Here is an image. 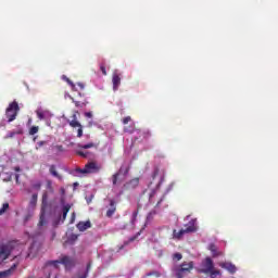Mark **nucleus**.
<instances>
[{
  "instance_id": "obj_22",
  "label": "nucleus",
  "mask_w": 278,
  "mask_h": 278,
  "mask_svg": "<svg viewBox=\"0 0 278 278\" xmlns=\"http://www.w3.org/2000/svg\"><path fill=\"white\" fill-rule=\"evenodd\" d=\"M112 257H114V251L106 250L102 253L103 262H112Z\"/></svg>"
},
{
  "instance_id": "obj_5",
  "label": "nucleus",
  "mask_w": 278,
  "mask_h": 278,
  "mask_svg": "<svg viewBox=\"0 0 278 278\" xmlns=\"http://www.w3.org/2000/svg\"><path fill=\"white\" fill-rule=\"evenodd\" d=\"M194 268V264L192 262L182 263L174 268V273L177 278H184L186 275H189L190 270Z\"/></svg>"
},
{
  "instance_id": "obj_37",
  "label": "nucleus",
  "mask_w": 278,
  "mask_h": 278,
  "mask_svg": "<svg viewBox=\"0 0 278 278\" xmlns=\"http://www.w3.org/2000/svg\"><path fill=\"white\" fill-rule=\"evenodd\" d=\"M47 144V141H39L36 143V149H42V147H45Z\"/></svg>"
},
{
  "instance_id": "obj_13",
  "label": "nucleus",
  "mask_w": 278,
  "mask_h": 278,
  "mask_svg": "<svg viewBox=\"0 0 278 278\" xmlns=\"http://www.w3.org/2000/svg\"><path fill=\"white\" fill-rule=\"evenodd\" d=\"M220 268H224V270H227L230 275H236L238 273V267L233 265L231 262H222L219 263Z\"/></svg>"
},
{
  "instance_id": "obj_30",
  "label": "nucleus",
  "mask_w": 278,
  "mask_h": 278,
  "mask_svg": "<svg viewBox=\"0 0 278 278\" xmlns=\"http://www.w3.org/2000/svg\"><path fill=\"white\" fill-rule=\"evenodd\" d=\"M68 123H70V126L73 127L74 129L76 127H81V123H79V121H77V119L68 121Z\"/></svg>"
},
{
  "instance_id": "obj_16",
  "label": "nucleus",
  "mask_w": 278,
  "mask_h": 278,
  "mask_svg": "<svg viewBox=\"0 0 278 278\" xmlns=\"http://www.w3.org/2000/svg\"><path fill=\"white\" fill-rule=\"evenodd\" d=\"M39 249L40 244H38V242H34L29 248L28 257H36Z\"/></svg>"
},
{
  "instance_id": "obj_17",
  "label": "nucleus",
  "mask_w": 278,
  "mask_h": 278,
  "mask_svg": "<svg viewBox=\"0 0 278 278\" xmlns=\"http://www.w3.org/2000/svg\"><path fill=\"white\" fill-rule=\"evenodd\" d=\"M139 184H140V179L134 178L129 182L124 185V188H126V190H134V188H138Z\"/></svg>"
},
{
  "instance_id": "obj_61",
  "label": "nucleus",
  "mask_w": 278,
  "mask_h": 278,
  "mask_svg": "<svg viewBox=\"0 0 278 278\" xmlns=\"http://www.w3.org/2000/svg\"><path fill=\"white\" fill-rule=\"evenodd\" d=\"M169 188H173V184L169 186Z\"/></svg>"
},
{
  "instance_id": "obj_29",
  "label": "nucleus",
  "mask_w": 278,
  "mask_h": 278,
  "mask_svg": "<svg viewBox=\"0 0 278 278\" xmlns=\"http://www.w3.org/2000/svg\"><path fill=\"white\" fill-rule=\"evenodd\" d=\"M152 276H154L156 278L164 277V276H166V271H164V270H162V271H151V273L148 274V277H152Z\"/></svg>"
},
{
  "instance_id": "obj_60",
  "label": "nucleus",
  "mask_w": 278,
  "mask_h": 278,
  "mask_svg": "<svg viewBox=\"0 0 278 278\" xmlns=\"http://www.w3.org/2000/svg\"><path fill=\"white\" fill-rule=\"evenodd\" d=\"M160 203H162V200H160V201L157 202V205H160Z\"/></svg>"
},
{
  "instance_id": "obj_27",
  "label": "nucleus",
  "mask_w": 278,
  "mask_h": 278,
  "mask_svg": "<svg viewBox=\"0 0 278 278\" xmlns=\"http://www.w3.org/2000/svg\"><path fill=\"white\" fill-rule=\"evenodd\" d=\"M91 267H92V263L89 262V263L87 264V268H86L85 273H84L83 275H78V276H76V277H74V278H88V274L90 273V268H91Z\"/></svg>"
},
{
  "instance_id": "obj_35",
  "label": "nucleus",
  "mask_w": 278,
  "mask_h": 278,
  "mask_svg": "<svg viewBox=\"0 0 278 278\" xmlns=\"http://www.w3.org/2000/svg\"><path fill=\"white\" fill-rule=\"evenodd\" d=\"M156 212L151 211L147 216V223H150V220H153V216H155Z\"/></svg>"
},
{
  "instance_id": "obj_28",
  "label": "nucleus",
  "mask_w": 278,
  "mask_h": 278,
  "mask_svg": "<svg viewBox=\"0 0 278 278\" xmlns=\"http://www.w3.org/2000/svg\"><path fill=\"white\" fill-rule=\"evenodd\" d=\"M78 236L75 233H72L68 236L67 240L65 241V244H75V241L77 240Z\"/></svg>"
},
{
  "instance_id": "obj_31",
  "label": "nucleus",
  "mask_w": 278,
  "mask_h": 278,
  "mask_svg": "<svg viewBox=\"0 0 278 278\" xmlns=\"http://www.w3.org/2000/svg\"><path fill=\"white\" fill-rule=\"evenodd\" d=\"M9 208H10L9 203L2 204V207L0 208V216H3V214H5V212H8Z\"/></svg>"
},
{
  "instance_id": "obj_38",
  "label": "nucleus",
  "mask_w": 278,
  "mask_h": 278,
  "mask_svg": "<svg viewBox=\"0 0 278 278\" xmlns=\"http://www.w3.org/2000/svg\"><path fill=\"white\" fill-rule=\"evenodd\" d=\"M129 123H131V116H126L123 118V124L124 125H128Z\"/></svg>"
},
{
  "instance_id": "obj_59",
  "label": "nucleus",
  "mask_w": 278,
  "mask_h": 278,
  "mask_svg": "<svg viewBox=\"0 0 278 278\" xmlns=\"http://www.w3.org/2000/svg\"><path fill=\"white\" fill-rule=\"evenodd\" d=\"M66 97H68L70 99H73V97H71V94H66Z\"/></svg>"
},
{
  "instance_id": "obj_57",
  "label": "nucleus",
  "mask_w": 278,
  "mask_h": 278,
  "mask_svg": "<svg viewBox=\"0 0 278 278\" xmlns=\"http://www.w3.org/2000/svg\"><path fill=\"white\" fill-rule=\"evenodd\" d=\"M102 73L105 75V68L102 67Z\"/></svg>"
},
{
  "instance_id": "obj_51",
  "label": "nucleus",
  "mask_w": 278,
  "mask_h": 278,
  "mask_svg": "<svg viewBox=\"0 0 278 278\" xmlns=\"http://www.w3.org/2000/svg\"><path fill=\"white\" fill-rule=\"evenodd\" d=\"M138 236H140V232H138L136 237L130 238V242H134V239H136Z\"/></svg>"
},
{
  "instance_id": "obj_11",
  "label": "nucleus",
  "mask_w": 278,
  "mask_h": 278,
  "mask_svg": "<svg viewBox=\"0 0 278 278\" xmlns=\"http://www.w3.org/2000/svg\"><path fill=\"white\" fill-rule=\"evenodd\" d=\"M213 269H214V261H212L211 257H206L201 263L200 271L204 273V275H210V273H212Z\"/></svg>"
},
{
  "instance_id": "obj_9",
  "label": "nucleus",
  "mask_w": 278,
  "mask_h": 278,
  "mask_svg": "<svg viewBox=\"0 0 278 278\" xmlns=\"http://www.w3.org/2000/svg\"><path fill=\"white\" fill-rule=\"evenodd\" d=\"M78 149L76 150L77 155H80V157H90V153L86 151V149H94L97 148V144L94 142L89 143H77Z\"/></svg>"
},
{
  "instance_id": "obj_55",
  "label": "nucleus",
  "mask_w": 278,
  "mask_h": 278,
  "mask_svg": "<svg viewBox=\"0 0 278 278\" xmlns=\"http://www.w3.org/2000/svg\"><path fill=\"white\" fill-rule=\"evenodd\" d=\"M4 126H5V124H4V123H1V124H0V127H4Z\"/></svg>"
},
{
  "instance_id": "obj_56",
  "label": "nucleus",
  "mask_w": 278,
  "mask_h": 278,
  "mask_svg": "<svg viewBox=\"0 0 278 278\" xmlns=\"http://www.w3.org/2000/svg\"><path fill=\"white\" fill-rule=\"evenodd\" d=\"M15 170L18 173V170H21V168L20 167H15Z\"/></svg>"
},
{
  "instance_id": "obj_50",
  "label": "nucleus",
  "mask_w": 278,
  "mask_h": 278,
  "mask_svg": "<svg viewBox=\"0 0 278 278\" xmlns=\"http://www.w3.org/2000/svg\"><path fill=\"white\" fill-rule=\"evenodd\" d=\"M58 225H60V222L54 220V222H53V227H58Z\"/></svg>"
},
{
  "instance_id": "obj_32",
  "label": "nucleus",
  "mask_w": 278,
  "mask_h": 278,
  "mask_svg": "<svg viewBox=\"0 0 278 278\" xmlns=\"http://www.w3.org/2000/svg\"><path fill=\"white\" fill-rule=\"evenodd\" d=\"M16 134H23V131H9L5 137L4 140H8V138H14V136H16Z\"/></svg>"
},
{
  "instance_id": "obj_39",
  "label": "nucleus",
  "mask_w": 278,
  "mask_h": 278,
  "mask_svg": "<svg viewBox=\"0 0 278 278\" xmlns=\"http://www.w3.org/2000/svg\"><path fill=\"white\" fill-rule=\"evenodd\" d=\"M181 257H182L181 253H175L173 255V260H176V262H179L181 260Z\"/></svg>"
},
{
  "instance_id": "obj_21",
  "label": "nucleus",
  "mask_w": 278,
  "mask_h": 278,
  "mask_svg": "<svg viewBox=\"0 0 278 278\" xmlns=\"http://www.w3.org/2000/svg\"><path fill=\"white\" fill-rule=\"evenodd\" d=\"M114 212H116V202L114 200H110V208L106 211V216L112 218V216H114Z\"/></svg>"
},
{
  "instance_id": "obj_42",
  "label": "nucleus",
  "mask_w": 278,
  "mask_h": 278,
  "mask_svg": "<svg viewBox=\"0 0 278 278\" xmlns=\"http://www.w3.org/2000/svg\"><path fill=\"white\" fill-rule=\"evenodd\" d=\"M86 118H92V112H85Z\"/></svg>"
},
{
  "instance_id": "obj_43",
  "label": "nucleus",
  "mask_w": 278,
  "mask_h": 278,
  "mask_svg": "<svg viewBox=\"0 0 278 278\" xmlns=\"http://www.w3.org/2000/svg\"><path fill=\"white\" fill-rule=\"evenodd\" d=\"M77 86L80 88V90H84V88H86V86L83 83H77Z\"/></svg>"
},
{
  "instance_id": "obj_34",
  "label": "nucleus",
  "mask_w": 278,
  "mask_h": 278,
  "mask_svg": "<svg viewBox=\"0 0 278 278\" xmlns=\"http://www.w3.org/2000/svg\"><path fill=\"white\" fill-rule=\"evenodd\" d=\"M208 250L212 252V255H213L214 257H216V255H218V253L216 252V245L210 244V245H208Z\"/></svg>"
},
{
  "instance_id": "obj_10",
  "label": "nucleus",
  "mask_w": 278,
  "mask_h": 278,
  "mask_svg": "<svg viewBox=\"0 0 278 278\" xmlns=\"http://www.w3.org/2000/svg\"><path fill=\"white\" fill-rule=\"evenodd\" d=\"M12 255V243L0 244V264H3Z\"/></svg>"
},
{
  "instance_id": "obj_19",
  "label": "nucleus",
  "mask_w": 278,
  "mask_h": 278,
  "mask_svg": "<svg viewBox=\"0 0 278 278\" xmlns=\"http://www.w3.org/2000/svg\"><path fill=\"white\" fill-rule=\"evenodd\" d=\"M61 204L63 205L62 208V223H64V220H66V216L68 215V212H71V204H64V199H61Z\"/></svg>"
},
{
  "instance_id": "obj_18",
  "label": "nucleus",
  "mask_w": 278,
  "mask_h": 278,
  "mask_svg": "<svg viewBox=\"0 0 278 278\" xmlns=\"http://www.w3.org/2000/svg\"><path fill=\"white\" fill-rule=\"evenodd\" d=\"M37 203H38V194L34 193L28 204V212H34V210H36Z\"/></svg>"
},
{
  "instance_id": "obj_58",
  "label": "nucleus",
  "mask_w": 278,
  "mask_h": 278,
  "mask_svg": "<svg viewBox=\"0 0 278 278\" xmlns=\"http://www.w3.org/2000/svg\"><path fill=\"white\" fill-rule=\"evenodd\" d=\"M90 201H92V199H87V203H90Z\"/></svg>"
},
{
  "instance_id": "obj_52",
  "label": "nucleus",
  "mask_w": 278,
  "mask_h": 278,
  "mask_svg": "<svg viewBox=\"0 0 278 278\" xmlns=\"http://www.w3.org/2000/svg\"><path fill=\"white\" fill-rule=\"evenodd\" d=\"M77 186H79L78 182H74V188H77Z\"/></svg>"
},
{
  "instance_id": "obj_40",
  "label": "nucleus",
  "mask_w": 278,
  "mask_h": 278,
  "mask_svg": "<svg viewBox=\"0 0 278 278\" xmlns=\"http://www.w3.org/2000/svg\"><path fill=\"white\" fill-rule=\"evenodd\" d=\"M3 181H10V179H12V174H5L3 177H2Z\"/></svg>"
},
{
  "instance_id": "obj_15",
  "label": "nucleus",
  "mask_w": 278,
  "mask_h": 278,
  "mask_svg": "<svg viewBox=\"0 0 278 278\" xmlns=\"http://www.w3.org/2000/svg\"><path fill=\"white\" fill-rule=\"evenodd\" d=\"M45 199H46V195H43L41 214H40V219H39V227H42L43 225H47V217H46V214H45V212L47 210V205H45Z\"/></svg>"
},
{
  "instance_id": "obj_7",
  "label": "nucleus",
  "mask_w": 278,
  "mask_h": 278,
  "mask_svg": "<svg viewBox=\"0 0 278 278\" xmlns=\"http://www.w3.org/2000/svg\"><path fill=\"white\" fill-rule=\"evenodd\" d=\"M16 114H18V103L12 102L9 104L5 111V116L8 119V123H12V121H16Z\"/></svg>"
},
{
  "instance_id": "obj_41",
  "label": "nucleus",
  "mask_w": 278,
  "mask_h": 278,
  "mask_svg": "<svg viewBox=\"0 0 278 278\" xmlns=\"http://www.w3.org/2000/svg\"><path fill=\"white\" fill-rule=\"evenodd\" d=\"M136 218H138V211H135V212L132 213V217H131V223H132V225H134V223H136Z\"/></svg>"
},
{
  "instance_id": "obj_44",
  "label": "nucleus",
  "mask_w": 278,
  "mask_h": 278,
  "mask_svg": "<svg viewBox=\"0 0 278 278\" xmlns=\"http://www.w3.org/2000/svg\"><path fill=\"white\" fill-rule=\"evenodd\" d=\"M72 121H77V111H75L74 114L72 115Z\"/></svg>"
},
{
  "instance_id": "obj_33",
  "label": "nucleus",
  "mask_w": 278,
  "mask_h": 278,
  "mask_svg": "<svg viewBox=\"0 0 278 278\" xmlns=\"http://www.w3.org/2000/svg\"><path fill=\"white\" fill-rule=\"evenodd\" d=\"M39 127L38 126H31L29 129V136H36V134L39 131Z\"/></svg>"
},
{
  "instance_id": "obj_2",
  "label": "nucleus",
  "mask_w": 278,
  "mask_h": 278,
  "mask_svg": "<svg viewBox=\"0 0 278 278\" xmlns=\"http://www.w3.org/2000/svg\"><path fill=\"white\" fill-rule=\"evenodd\" d=\"M60 264L65 266V270H71L72 268H75V257L63 255L56 261H48L46 263V268H59Z\"/></svg>"
},
{
  "instance_id": "obj_8",
  "label": "nucleus",
  "mask_w": 278,
  "mask_h": 278,
  "mask_svg": "<svg viewBox=\"0 0 278 278\" xmlns=\"http://www.w3.org/2000/svg\"><path fill=\"white\" fill-rule=\"evenodd\" d=\"M126 134H132L131 138H135V140H147L151 136V132L149 130H140V129H135L130 130L128 128H125Z\"/></svg>"
},
{
  "instance_id": "obj_23",
  "label": "nucleus",
  "mask_w": 278,
  "mask_h": 278,
  "mask_svg": "<svg viewBox=\"0 0 278 278\" xmlns=\"http://www.w3.org/2000/svg\"><path fill=\"white\" fill-rule=\"evenodd\" d=\"M49 173L50 175H52V177H56V179L62 181V176L58 174V170L55 169V165H50Z\"/></svg>"
},
{
  "instance_id": "obj_12",
  "label": "nucleus",
  "mask_w": 278,
  "mask_h": 278,
  "mask_svg": "<svg viewBox=\"0 0 278 278\" xmlns=\"http://www.w3.org/2000/svg\"><path fill=\"white\" fill-rule=\"evenodd\" d=\"M36 114L39 121H51V118H53V113L49 110H43L42 108H38Z\"/></svg>"
},
{
  "instance_id": "obj_53",
  "label": "nucleus",
  "mask_w": 278,
  "mask_h": 278,
  "mask_svg": "<svg viewBox=\"0 0 278 278\" xmlns=\"http://www.w3.org/2000/svg\"><path fill=\"white\" fill-rule=\"evenodd\" d=\"M15 179H16V181H18V174L15 175Z\"/></svg>"
},
{
  "instance_id": "obj_47",
  "label": "nucleus",
  "mask_w": 278,
  "mask_h": 278,
  "mask_svg": "<svg viewBox=\"0 0 278 278\" xmlns=\"http://www.w3.org/2000/svg\"><path fill=\"white\" fill-rule=\"evenodd\" d=\"M92 125H94V122L91 119V121H89V123H88V127H92Z\"/></svg>"
},
{
  "instance_id": "obj_26",
  "label": "nucleus",
  "mask_w": 278,
  "mask_h": 278,
  "mask_svg": "<svg viewBox=\"0 0 278 278\" xmlns=\"http://www.w3.org/2000/svg\"><path fill=\"white\" fill-rule=\"evenodd\" d=\"M210 278H222L223 274L220 273V270L218 269H213L211 271H208Z\"/></svg>"
},
{
  "instance_id": "obj_4",
  "label": "nucleus",
  "mask_w": 278,
  "mask_h": 278,
  "mask_svg": "<svg viewBox=\"0 0 278 278\" xmlns=\"http://www.w3.org/2000/svg\"><path fill=\"white\" fill-rule=\"evenodd\" d=\"M99 173V165L94 162H90L85 165V168H77L72 174L74 177H84V175H92Z\"/></svg>"
},
{
  "instance_id": "obj_14",
  "label": "nucleus",
  "mask_w": 278,
  "mask_h": 278,
  "mask_svg": "<svg viewBox=\"0 0 278 278\" xmlns=\"http://www.w3.org/2000/svg\"><path fill=\"white\" fill-rule=\"evenodd\" d=\"M112 84L113 90L114 92H116V90H118V88L121 87V73L118 72V70H115L113 72Z\"/></svg>"
},
{
  "instance_id": "obj_6",
  "label": "nucleus",
  "mask_w": 278,
  "mask_h": 278,
  "mask_svg": "<svg viewBox=\"0 0 278 278\" xmlns=\"http://www.w3.org/2000/svg\"><path fill=\"white\" fill-rule=\"evenodd\" d=\"M127 173H129V167L122 166L115 175H113V186L114 190H116V186H121L123 181H125V178L127 177Z\"/></svg>"
},
{
  "instance_id": "obj_54",
  "label": "nucleus",
  "mask_w": 278,
  "mask_h": 278,
  "mask_svg": "<svg viewBox=\"0 0 278 278\" xmlns=\"http://www.w3.org/2000/svg\"><path fill=\"white\" fill-rule=\"evenodd\" d=\"M121 194H123V191H119V192L117 193V197H121Z\"/></svg>"
},
{
  "instance_id": "obj_3",
  "label": "nucleus",
  "mask_w": 278,
  "mask_h": 278,
  "mask_svg": "<svg viewBox=\"0 0 278 278\" xmlns=\"http://www.w3.org/2000/svg\"><path fill=\"white\" fill-rule=\"evenodd\" d=\"M199 229V226L197 224V219H190L187 225H185V228H181L180 230H174L173 231V239L174 240H181L186 233H194Z\"/></svg>"
},
{
  "instance_id": "obj_45",
  "label": "nucleus",
  "mask_w": 278,
  "mask_h": 278,
  "mask_svg": "<svg viewBox=\"0 0 278 278\" xmlns=\"http://www.w3.org/2000/svg\"><path fill=\"white\" fill-rule=\"evenodd\" d=\"M75 223V213H72L71 224Z\"/></svg>"
},
{
  "instance_id": "obj_1",
  "label": "nucleus",
  "mask_w": 278,
  "mask_h": 278,
  "mask_svg": "<svg viewBox=\"0 0 278 278\" xmlns=\"http://www.w3.org/2000/svg\"><path fill=\"white\" fill-rule=\"evenodd\" d=\"M164 177H165V172L164 169L155 166L152 175H151V181L148 185V194H149V202L153 203L155 199V194H157V190H160V186L164 184Z\"/></svg>"
},
{
  "instance_id": "obj_20",
  "label": "nucleus",
  "mask_w": 278,
  "mask_h": 278,
  "mask_svg": "<svg viewBox=\"0 0 278 278\" xmlns=\"http://www.w3.org/2000/svg\"><path fill=\"white\" fill-rule=\"evenodd\" d=\"M14 270H16V265H13L11 268L0 271V278H10L14 274Z\"/></svg>"
},
{
  "instance_id": "obj_25",
  "label": "nucleus",
  "mask_w": 278,
  "mask_h": 278,
  "mask_svg": "<svg viewBox=\"0 0 278 278\" xmlns=\"http://www.w3.org/2000/svg\"><path fill=\"white\" fill-rule=\"evenodd\" d=\"M61 79H63V81H66V84H68V86H71L72 90L77 92V87L73 84L72 80H70L68 77H66V75L61 76Z\"/></svg>"
},
{
  "instance_id": "obj_48",
  "label": "nucleus",
  "mask_w": 278,
  "mask_h": 278,
  "mask_svg": "<svg viewBox=\"0 0 278 278\" xmlns=\"http://www.w3.org/2000/svg\"><path fill=\"white\" fill-rule=\"evenodd\" d=\"M60 192H61L62 197H64V194H65L66 191L64 190V188H61V189H60Z\"/></svg>"
},
{
  "instance_id": "obj_36",
  "label": "nucleus",
  "mask_w": 278,
  "mask_h": 278,
  "mask_svg": "<svg viewBox=\"0 0 278 278\" xmlns=\"http://www.w3.org/2000/svg\"><path fill=\"white\" fill-rule=\"evenodd\" d=\"M84 136V126L80 125L77 129V138H81Z\"/></svg>"
},
{
  "instance_id": "obj_24",
  "label": "nucleus",
  "mask_w": 278,
  "mask_h": 278,
  "mask_svg": "<svg viewBox=\"0 0 278 278\" xmlns=\"http://www.w3.org/2000/svg\"><path fill=\"white\" fill-rule=\"evenodd\" d=\"M77 229L80 231H86V229H90V222H79L77 224Z\"/></svg>"
},
{
  "instance_id": "obj_46",
  "label": "nucleus",
  "mask_w": 278,
  "mask_h": 278,
  "mask_svg": "<svg viewBox=\"0 0 278 278\" xmlns=\"http://www.w3.org/2000/svg\"><path fill=\"white\" fill-rule=\"evenodd\" d=\"M46 125H47L48 127H51V119H46Z\"/></svg>"
},
{
  "instance_id": "obj_62",
  "label": "nucleus",
  "mask_w": 278,
  "mask_h": 278,
  "mask_svg": "<svg viewBox=\"0 0 278 278\" xmlns=\"http://www.w3.org/2000/svg\"><path fill=\"white\" fill-rule=\"evenodd\" d=\"M54 278H59L58 276H55Z\"/></svg>"
},
{
  "instance_id": "obj_49",
  "label": "nucleus",
  "mask_w": 278,
  "mask_h": 278,
  "mask_svg": "<svg viewBox=\"0 0 278 278\" xmlns=\"http://www.w3.org/2000/svg\"><path fill=\"white\" fill-rule=\"evenodd\" d=\"M29 218H31V214H28V215L25 217V223H27V220H29Z\"/></svg>"
}]
</instances>
